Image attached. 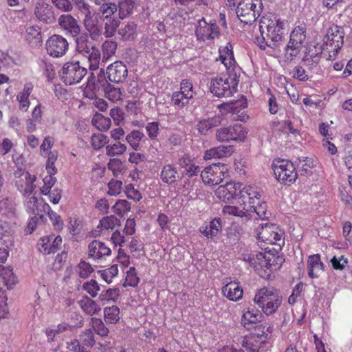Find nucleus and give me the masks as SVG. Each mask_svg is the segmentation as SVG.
Masks as SVG:
<instances>
[{"label":"nucleus","instance_id":"69168bd1","mask_svg":"<svg viewBox=\"0 0 352 352\" xmlns=\"http://www.w3.org/2000/svg\"><path fill=\"white\" fill-rule=\"evenodd\" d=\"M107 143V137L102 133H95L91 137V144L94 150L104 147Z\"/></svg>","mask_w":352,"mask_h":352},{"label":"nucleus","instance_id":"b1692460","mask_svg":"<svg viewBox=\"0 0 352 352\" xmlns=\"http://www.w3.org/2000/svg\"><path fill=\"white\" fill-rule=\"evenodd\" d=\"M308 275L311 278L319 276V272L324 270V264L321 261L320 255L315 254L309 256L307 258Z\"/></svg>","mask_w":352,"mask_h":352},{"label":"nucleus","instance_id":"dca6fc26","mask_svg":"<svg viewBox=\"0 0 352 352\" xmlns=\"http://www.w3.org/2000/svg\"><path fill=\"white\" fill-rule=\"evenodd\" d=\"M216 60L223 64L228 73H235L236 62L234 56L233 46L230 42L219 47V57Z\"/></svg>","mask_w":352,"mask_h":352},{"label":"nucleus","instance_id":"0e129e2a","mask_svg":"<svg viewBox=\"0 0 352 352\" xmlns=\"http://www.w3.org/2000/svg\"><path fill=\"white\" fill-rule=\"evenodd\" d=\"M242 346L249 352H259V345L255 336H250L243 338Z\"/></svg>","mask_w":352,"mask_h":352},{"label":"nucleus","instance_id":"58836bf2","mask_svg":"<svg viewBox=\"0 0 352 352\" xmlns=\"http://www.w3.org/2000/svg\"><path fill=\"white\" fill-rule=\"evenodd\" d=\"M117 7L120 19H124L133 13L135 2L133 0H122Z\"/></svg>","mask_w":352,"mask_h":352},{"label":"nucleus","instance_id":"c9c22d12","mask_svg":"<svg viewBox=\"0 0 352 352\" xmlns=\"http://www.w3.org/2000/svg\"><path fill=\"white\" fill-rule=\"evenodd\" d=\"M91 123L97 129L101 131L109 130L111 121L109 118L105 117L101 113H96L92 118Z\"/></svg>","mask_w":352,"mask_h":352},{"label":"nucleus","instance_id":"2f4dec72","mask_svg":"<svg viewBox=\"0 0 352 352\" xmlns=\"http://www.w3.org/2000/svg\"><path fill=\"white\" fill-rule=\"evenodd\" d=\"M51 241V236H44L41 239V245L43 248L45 254H49L57 252L62 244V238L60 236H57L54 239L52 244L47 245Z\"/></svg>","mask_w":352,"mask_h":352},{"label":"nucleus","instance_id":"3c124183","mask_svg":"<svg viewBox=\"0 0 352 352\" xmlns=\"http://www.w3.org/2000/svg\"><path fill=\"white\" fill-rule=\"evenodd\" d=\"M94 271L91 265L85 261H80L76 267V273L82 278H87Z\"/></svg>","mask_w":352,"mask_h":352},{"label":"nucleus","instance_id":"338daca9","mask_svg":"<svg viewBox=\"0 0 352 352\" xmlns=\"http://www.w3.org/2000/svg\"><path fill=\"white\" fill-rule=\"evenodd\" d=\"M247 210L245 208V206L241 209L234 206H225L223 208V212L225 215H232L239 217H243L246 216Z\"/></svg>","mask_w":352,"mask_h":352},{"label":"nucleus","instance_id":"603ef678","mask_svg":"<svg viewBox=\"0 0 352 352\" xmlns=\"http://www.w3.org/2000/svg\"><path fill=\"white\" fill-rule=\"evenodd\" d=\"M143 136L144 134L140 131L133 130L126 135V140L131 148L133 150L137 151Z\"/></svg>","mask_w":352,"mask_h":352},{"label":"nucleus","instance_id":"13d9d810","mask_svg":"<svg viewBox=\"0 0 352 352\" xmlns=\"http://www.w3.org/2000/svg\"><path fill=\"white\" fill-rule=\"evenodd\" d=\"M104 32L106 37H112L114 36L116 30L120 24V21L115 17L104 20Z\"/></svg>","mask_w":352,"mask_h":352},{"label":"nucleus","instance_id":"473e14b6","mask_svg":"<svg viewBox=\"0 0 352 352\" xmlns=\"http://www.w3.org/2000/svg\"><path fill=\"white\" fill-rule=\"evenodd\" d=\"M94 48L95 47L89 41L87 34H81L76 38V50L80 54L87 56Z\"/></svg>","mask_w":352,"mask_h":352},{"label":"nucleus","instance_id":"a19ab883","mask_svg":"<svg viewBox=\"0 0 352 352\" xmlns=\"http://www.w3.org/2000/svg\"><path fill=\"white\" fill-rule=\"evenodd\" d=\"M105 97L113 102H117L122 99L123 94L120 88L107 83L104 88Z\"/></svg>","mask_w":352,"mask_h":352},{"label":"nucleus","instance_id":"864d4df0","mask_svg":"<svg viewBox=\"0 0 352 352\" xmlns=\"http://www.w3.org/2000/svg\"><path fill=\"white\" fill-rule=\"evenodd\" d=\"M91 327L94 331L101 337L107 336L109 331L102 319L93 317L91 319Z\"/></svg>","mask_w":352,"mask_h":352},{"label":"nucleus","instance_id":"9b49d317","mask_svg":"<svg viewBox=\"0 0 352 352\" xmlns=\"http://www.w3.org/2000/svg\"><path fill=\"white\" fill-rule=\"evenodd\" d=\"M47 54L53 58L65 56L69 50V43L63 36L54 34L48 38L45 43Z\"/></svg>","mask_w":352,"mask_h":352},{"label":"nucleus","instance_id":"423d86ee","mask_svg":"<svg viewBox=\"0 0 352 352\" xmlns=\"http://www.w3.org/2000/svg\"><path fill=\"white\" fill-rule=\"evenodd\" d=\"M259 242L280 247L285 243L284 232L274 223H261L256 228Z\"/></svg>","mask_w":352,"mask_h":352},{"label":"nucleus","instance_id":"f03ea898","mask_svg":"<svg viewBox=\"0 0 352 352\" xmlns=\"http://www.w3.org/2000/svg\"><path fill=\"white\" fill-rule=\"evenodd\" d=\"M254 302L265 314L270 316L280 307L283 296L280 290L274 287H263L256 291Z\"/></svg>","mask_w":352,"mask_h":352},{"label":"nucleus","instance_id":"6ab92c4d","mask_svg":"<svg viewBox=\"0 0 352 352\" xmlns=\"http://www.w3.org/2000/svg\"><path fill=\"white\" fill-rule=\"evenodd\" d=\"M241 184L235 182H227L225 185L219 186L215 190L216 196L224 201L232 199L240 190Z\"/></svg>","mask_w":352,"mask_h":352},{"label":"nucleus","instance_id":"20e7f679","mask_svg":"<svg viewBox=\"0 0 352 352\" xmlns=\"http://www.w3.org/2000/svg\"><path fill=\"white\" fill-rule=\"evenodd\" d=\"M275 178L282 184L290 186L298 177L294 163L285 159H275L272 164Z\"/></svg>","mask_w":352,"mask_h":352},{"label":"nucleus","instance_id":"de8ad7c7","mask_svg":"<svg viewBox=\"0 0 352 352\" xmlns=\"http://www.w3.org/2000/svg\"><path fill=\"white\" fill-rule=\"evenodd\" d=\"M248 212H255L258 217L262 220L268 219V214L267 210V204L265 202H261V200H259V204H254V206L250 208H245Z\"/></svg>","mask_w":352,"mask_h":352},{"label":"nucleus","instance_id":"aec40b11","mask_svg":"<svg viewBox=\"0 0 352 352\" xmlns=\"http://www.w3.org/2000/svg\"><path fill=\"white\" fill-rule=\"evenodd\" d=\"M58 24L62 30L72 36H77L80 28L77 20L71 14H62L58 18Z\"/></svg>","mask_w":352,"mask_h":352},{"label":"nucleus","instance_id":"bb28decb","mask_svg":"<svg viewBox=\"0 0 352 352\" xmlns=\"http://www.w3.org/2000/svg\"><path fill=\"white\" fill-rule=\"evenodd\" d=\"M222 230L221 220L220 218H215L208 225L201 226L200 232L207 238L213 239L217 236Z\"/></svg>","mask_w":352,"mask_h":352},{"label":"nucleus","instance_id":"2eb2a0df","mask_svg":"<svg viewBox=\"0 0 352 352\" xmlns=\"http://www.w3.org/2000/svg\"><path fill=\"white\" fill-rule=\"evenodd\" d=\"M14 176L15 177H21L15 182L18 190L25 196L31 195L36 188L34 184L36 179V176L32 175L27 171H23L22 173L15 171Z\"/></svg>","mask_w":352,"mask_h":352},{"label":"nucleus","instance_id":"9d476101","mask_svg":"<svg viewBox=\"0 0 352 352\" xmlns=\"http://www.w3.org/2000/svg\"><path fill=\"white\" fill-rule=\"evenodd\" d=\"M244 260L255 270V272L263 278L268 279L270 278V271L267 270V263L270 261L267 258V254L254 252L245 255Z\"/></svg>","mask_w":352,"mask_h":352},{"label":"nucleus","instance_id":"79ce46f5","mask_svg":"<svg viewBox=\"0 0 352 352\" xmlns=\"http://www.w3.org/2000/svg\"><path fill=\"white\" fill-rule=\"evenodd\" d=\"M26 38L30 43H38L41 42V30L38 25H30L26 28Z\"/></svg>","mask_w":352,"mask_h":352},{"label":"nucleus","instance_id":"c03bdc74","mask_svg":"<svg viewBox=\"0 0 352 352\" xmlns=\"http://www.w3.org/2000/svg\"><path fill=\"white\" fill-rule=\"evenodd\" d=\"M80 341L81 345L84 346L85 352L87 348H91L94 346L96 341L94 335L91 329H86L80 335Z\"/></svg>","mask_w":352,"mask_h":352},{"label":"nucleus","instance_id":"39448f33","mask_svg":"<svg viewBox=\"0 0 352 352\" xmlns=\"http://www.w3.org/2000/svg\"><path fill=\"white\" fill-rule=\"evenodd\" d=\"M262 10L261 0H241L236 8V13L242 23L251 24L260 16Z\"/></svg>","mask_w":352,"mask_h":352},{"label":"nucleus","instance_id":"774afa93","mask_svg":"<svg viewBox=\"0 0 352 352\" xmlns=\"http://www.w3.org/2000/svg\"><path fill=\"white\" fill-rule=\"evenodd\" d=\"M56 178L54 175H47L43 179V186L41 187L40 191L42 195H46L50 192L56 182Z\"/></svg>","mask_w":352,"mask_h":352},{"label":"nucleus","instance_id":"bf43d9fd","mask_svg":"<svg viewBox=\"0 0 352 352\" xmlns=\"http://www.w3.org/2000/svg\"><path fill=\"white\" fill-rule=\"evenodd\" d=\"M120 296V289L118 288H109L104 290L99 296L101 301H110L116 302Z\"/></svg>","mask_w":352,"mask_h":352},{"label":"nucleus","instance_id":"393cba45","mask_svg":"<svg viewBox=\"0 0 352 352\" xmlns=\"http://www.w3.org/2000/svg\"><path fill=\"white\" fill-rule=\"evenodd\" d=\"M221 120L219 117H212L201 120L196 125V129L201 135H206L212 129L221 124Z\"/></svg>","mask_w":352,"mask_h":352},{"label":"nucleus","instance_id":"f8f14e48","mask_svg":"<svg viewBox=\"0 0 352 352\" xmlns=\"http://www.w3.org/2000/svg\"><path fill=\"white\" fill-rule=\"evenodd\" d=\"M246 134L241 124H234L219 129L216 132V138L220 142L242 141L245 138Z\"/></svg>","mask_w":352,"mask_h":352},{"label":"nucleus","instance_id":"8fccbe9b","mask_svg":"<svg viewBox=\"0 0 352 352\" xmlns=\"http://www.w3.org/2000/svg\"><path fill=\"white\" fill-rule=\"evenodd\" d=\"M98 273L103 280L109 284L112 282L113 278L117 276L118 268L117 265H113L109 268L99 270Z\"/></svg>","mask_w":352,"mask_h":352},{"label":"nucleus","instance_id":"4468645a","mask_svg":"<svg viewBox=\"0 0 352 352\" xmlns=\"http://www.w3.org/2000/svg\"><path fill=\"white\" fill-rule=\"evenodd\" d=\"M261 195L257 187L245 186L239 190V202L245 208L253 207L254 204H259Z\"/></svg>","mask_w":352,"mask_h":352},{"label":"nucleus","instance_id":"6e6d98bb","mask_svg":"<svg viewBox=\"0 0 352 352\" xmlns=\"http://www.w3.org/2000/svg\"><path fill=\"white\" fill-rule=\"evenodd\" d=\"M13 232L12 227L8 222L0 220V240L11 242Z\"/></svg>","mask_w":352,"mask_h":352},{"label":"nucleus","instance_id":"f257e3e1","mask_svg":"<svg viewBox=\"0 0 352 352\" xmlns=\"http://www.w3.org/2000/svg\"><path fill=\"white\" fill-rule=\"evenodd\" d=\"M261 37L256 43L262 50L272 47V43L280 41L285 34L284 22L277 15L268 13L261 17L259 22Z\"/></svg>","mask_w":352,"mask_h":352},{"label":"nucleus","instance_id":"09e8293b","mask_svg":"<svg viewBox=\"0 0 352 352\" xmlns=\"http://www.w3.org/2000/svg\"><path fill=\"white\" fill-rule=\"evenodd\" d=\"M302 47L287 43L285 47L283 58L285 62H291L300 54Z\"/></svg>","mask_w":352,"mask_h":352},{"label":"nucleus","instance_id":"6e6552de","mask_svg":"<svg viewBox=\"0 0 352 352\" xmlns=\"http://www.w3.org/2000/svg\"><path fill=\"white\" fill-rule=\"evenodd\" d=\"M87 73L85 67L80 65L78 62L67 63L62 68V79L67 85L80 82Z\"/></svg>","mask_w":352,"mask_h":352},{"label":"nucleus","instance_id":"a18cd8bd","mask_svg":"<svg viewBox=\"0 0 352 352\" xmlns=\"http://www.w3.org/2000/svg\"><path fill=\"white\" fill-rule=\"evenodd\" d=\"M108 168L115 177H119L125 173L126 168L124 164L118 159H111L108 163Z\"/></svg>","mask_w":352,"mask_h":352},{"label":"nucleus","instance_id":"c756f323","mask_svg":"<svg viewBox=\"0 0 352 352\" xmlns=\"http://www.w3.org/2000/svg\"><path fill=\"white\" fill-rule=\"evenodd\" d=\"M160 176L162 182L168 185L174 184L179 177L177 168L170 164L162 168Z\"/></svg>","mask_w":352,"mask_h":352},{"label":"nucleus","instance_id":"e433bc0d","mask_svg":"<svg viewBox=\"0 0 352 352\" xmlns=\"http://www.w3.org/2000/svg\"><path fill=\"white\" fill-rule=\"evenodd\" d=\"M191 99L186 94L176 91L173 92L171 95L170 102L176 108L182 109L189 104Z\"/></svg>","mask_w":352,"mask_h":352},{"label":"nucleus","instance_id":"a878e982","mask_svg":"<svg viewBox=\"0 0 352 352\" xmlns=\"http://www.w3.org/2000/svg\"><path fill=\"white\" fill-rule=\"evenodd\" d=\"M261 316V314L258 310L248 309L243 312L241 323L245 329L250 330L255 327Z\"/></svg>","mask_w":352,"mask_h":352},{"label":"nucleus","instance_id":"4be33fe9","mask_svg":"<svg viewBox=\"0 0 352 352\" xmlns=\"http://www.w3.org/2000/svg\"><path fill=\"white\" fill-rule=\"evenodd\" d=\"M222 294L230 301H239L243 298V290L239 282L230 281L222 287Z\"/></svg>","mask_w":352,"mask_h":352},{"label":"nucleus","instance_id":"e2e57ef3","mask_svg":"<svg viewBox=\"0 0 352 352\" xmlns=\"http://www.w3.org/2000/svg\"><path fill=\"white\" fill-rule=\"evenodd\" d=\"M88 60L89 62V68L91 70H96L99 67L100 60V52L98 49L95 47L87 54Z\"/></svg>","mask_w":352,"mask_h":352},{"label":"nucleus","instance_id":"f3484780","mask_svg":"<svg viewBox=\"0 0 352 352\" xmlns=\"http://www.w3.org/2000/svg\"><path fill=\"white\" fill-rule=\"evenodd\" d=\"M107 75L109 81L120 83L123 82L128 75L126 66L121 61H115L108 66Z\"/></svg>","mask_w":352,"mask_h":352},{"label":"nucleus","instance_id":"680f3d73","mask_svg":"<svg viewBox=\"0 0 352 352\" xmlns=\"http://www.w3.org/2000/svg\"><path fill=\"white\" fill-rule=\"evenodd\" d=\"M82 289L92 298H95L98 296V292L100 289L98 282L94 279H91L83 283Z\"/></svg>","mask_w":352,"mask_h":352},{"label":"nucleus","instance_id":"052dcab7","mask_svg":"<svg viewBox=\"0 0 352 352\" xmlns=\"http://www.w3.org/2000/svg\"><path fill=\"white\" fill-rule=\"evenodd\" d=\"M267 258L270 259V261L266 262V267H267V270L270 271V274L273 270H277L280 269L283 263V259L282 257L273 254H267Z\"/></svg>","mask_w":352,"mask_h":352},{"label":"nucleus","instance_id":"7ed1b4c3","mask_svg":"<svg viewBox=\"0 0 352 352\" xmlns=\"http://www.w3.org/2000/svg\"><path fill=\"white\" fill-rule=\"evenodd\" d=\"M239 80L236 73H228L211 79L210 91L218 98L232 96L237 91Z\"/></svg>","mask_w":352,"mask_h":352},{"label":"nucleus","instance_id":"7c9ffc66","mask_svg":"<svg viewBox=\"0 0 352 352\" xmlns=\"http://www.w3.org/2000/svg\"><path fill=\"white\" fill-rule=\"evenodd\" d=\"M78 304L83 311L89 316L97 314L101 310L100 307L96 302V301L88 296H84L78 301Z\"/></svg>","mask_w":352,"mask_h":352},{"label":"nucleus","instance_id":"0eeeda50","mask_svg":"<svg viewBox=\"0 0 352 352\" xmlns=\"http://www.w3.org/2000/svg\"><path fill=\"white\" fill-rule=\"evenodd\" d=\"M344 32L341 26H331L325 36L323 50L328 53V59H334L344 44Z\"/></svg>","mask_w":352,"mask_h":352},{"label":"nucleus","instance_id":"cd10ccee","mask_svg":"<svg viewBox=\"0 0 352 352\" xmlns=\"http://www.w3.org/2000/svg\"><path fill=\"white\" fill-rule=\"evenodd\" d=\"M179 166L185 170L186 175L195 176L200 171L199 166L195 165L189 155H182L178 160Z\"/></svg>","mask_w":352,"mask_h":352},{"label":"nucleus","instance_id":"a211bd4d","mask_svg":"<svg viewBox=\"0 0 352 352\" xmlns=\"http://www.w3.org/2000/svg\"><path fill=\"white\" fill-rule=\"evenodd\" d=\"M89 257L94 260L102 259L111 254V250L105 243L99 240L92 241L89 246Z\"/></svg>","mask_w":352,"mask_h":352},{"label":"nucleus","instance_id":"72a5a7b5","mask_svg":"<svg viewBox=\"0 0 352 352\" xmlns=\"http://www.w3.org/2000/svg\"><path fill=\"white\" fill-rule=\"evenodd\" d=\"M0 276L3 278L7 287L11 288L17 283V278L13 272V269L10 267L0 265Z\"/></svg>","mask_w":352,"mask_h":352},{"label":"nucleus","instance_id":"412c9836","mask_svg":"<svg viewBox=\"0 0 352 352\" xmlns=\"http://www.w3.org/2000/svg\"><path fill=\"white\" fill-rule=\"evenodd\" d=\"M26 210L31 214L43 217L46 210H50V205L33 195L26 202Z\"/></svg>","mask_w":352,"mask_h":352},{"label":"nucleus","instance_id":"37998d69","mask_svg":"<svg viewBox=\"0 0 352 352\" xmlns=\"http://www.w3.org/2000/svg\"><path fill=\"white\" fill-rule=\"evenodd\" d=\"M140 283V278L138 276L137 271L134 267H131L126 272L125 279L123 286L135 287Z\"/></svg>","mask_w":352,"mask_h":352},{"label":"nucleus","instance_id":"ddd939ff","mask_svg":"<svg viewBox=\"0 0 352 352\" xmlns=\"http://www.w3.org/2000/svg\"><path fill=\"white\" fill-rule=\"evenodd\" d=\"M195 35L199 41H212L219 35V28L215 23H207L202 18L197 21Z\"/></svg>","mask_w":352,"mask_h":352},{"label":"nucleus","instance_id":"f704fd0d","mask_svg":"<svg viewBox=\"0 0 352 352\" xmlns=\"http://www.w3.org/2000/svg\"><path fill=\"white\" fill-rule=\"evenodd\" d=\"M104 319L107 323L116 324L120 319V310L116 305L104 308Z\"/></svg>","mask_w":352,"mask_h":352},{"label":"nucleus","instance_id":"5fc2aeb1","mask_svg":"<svg viewBox=\"0 0 352 352\" xmlns=\"http://www.w3.org/2000/svg\"><path fill=\"white\" fill-rule=\"evenodd\" d=\"M298 160L297 166L305 173H308L312 168L316 166L315 162L310 157L301 155Z\"/></svg>","mask_w":352,"mask_h":352},{"label":"nucleus","instance_id":"4c0bfd02","mask_svg":"<svg viewBox=\"0 0 352 352\" xmlns=\"http://www.w3.org/2000/svg\"><path fill=\"white\" fill-rule=\"evenodd\" d=\"M306 35L305 28L300 26H298L296 27L292 32L288 43L291 45H295L302 47Z\"/></svg>","mask_w":352,"mask_h":352},{"label":"nucleus","instance_id":"c85d7f7f","mask_svg":"<svg viewBox=\"0 0 352 352\" xmlns=\"http://www.w3.org/2000/svg\"><path fill=\"white\" fill-rule=\"evenodd\" d=\"M137 25L133 22L128 23L122 25L118 30V34L124 41H134L137 36Z\"/></svg>","mask_w":352,"mask_h":352},{"label":"nucleus","instance_id":"5701e85b","mask_svg":"<svg viewBox=\"0 0 352 352\" xmlns=\"http://www.w3.org/2000/svg\"><path fill=\"white\" fill-rule=\"evenodd\" d=\"M36 17L45 23H52L55 21V16L52 7L46 3H38L35 10Z\"/></svg>","mask_w":352,"mask_h":352},{"label":"nucleus","instance_id":"ea45409f","mask_svg":"<svg viewBox=\"0 0 352 352\" xmlns=\"http://www.w3.org/2000/svg\"><path fill=\"white\" fill-rule=\"evenodd\" d=\"M83 23L86 30L89 32L91 36H96L99 34V28L96 24V21L94 19V14L92 12L84 15Z\"/></svg>","mask_w":352,"mask_h":352},{"label":"nucleus","instance_id":"1a4fd4ad","mask_svg":"<svg viewBox=\"0 0 352 352\" xmlns=\"http://www.w3.org/2000/svg\"><path fill=\"white\" fill-rule=\"evenodd\" d=\"M227 170L226 164L219 162L213 163L205 168L201 173V177L206 184L214 186L223 181Z\"/></svg>","mask_w":352,"mask_h":352},{"label":"nucleus","instance_id":"49530a36","mask_svg":"<svg viewBox=\"0 0 352 352\" xmlns=\"http://www.w3.org/2000/svg\"><path fill=\"white\" fill-rule=\"evenodd\" d=\"M100 12L102 14V18L105 19L114 18V14L118 10V7L114 3H102L100 4Z\"/></svg>","mask_w":352,"mask_h":352},{"label":"nucleus","instance_id":"4d7b16f0","mask_svg":"<svg viewBox=\"0 0 352 352\" xmlns=\"http://www.w3.org/2000/svg\"><path fill=\"white\" fill-rule=\"evenodd\" d=\"M131 210V204L126 200L119 199L112 206L113 212L120 217H122L125 213Z\"/></svg>","mask_w":352,"mask_h":352}]
</instances>
